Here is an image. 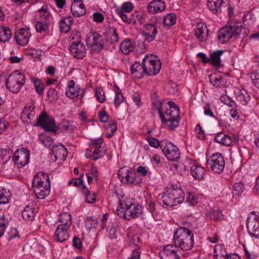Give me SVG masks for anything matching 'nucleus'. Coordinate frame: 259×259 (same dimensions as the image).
<instances>
[{"label": "nucleus", "instance_id": "nucleus-6", "mask_svg": "<svg viewBox=\"0 0 259 259\" xmlns=\"http://www.w3.org/2000/svg\"><path fill=\"white\" fill-rule=\"evenodd\" d=\"M144 66L146 69V74L153 76L159 72L161 67L159 60H156L152 55H146L144 58Z\"/></svg>", "mask_w": 259, "mask_h": 259}, {"label": "nucleus", "instance_id": "nucleus-63", "mask_svg": "<svg viewBox=\"0 0 259 259\" xmlns=\"http://www.w3.org/2000/svg\"><path fill=\"white\" fill-rule=\"evenodd\" d=\"M149 144L150 146L154 148H157L162 145L160 144L159 141L155 138H149L147 139Z\"/></svg>", "mask_w": 259, "mask_h": 259}, {"label": "nucleus", "instance_id": "nucleus-34", "mask_svg": "<svg viewBox=\"0 0 259 259\" xmlns=\"http://www.w3.org/2000/svg\"><path fill=\"white\" fill-rule=\"evenodd\" d=\"M36 212V208L32 207L28 205L22 211V217L26 220H32L34 218Z\"/></svg>", "mask_w": 259, "mask_h": 259}, {"label": "nucleus", "instance_id": "nucleus-16", "mask_svg": "<svg viewBox=\"0 0 259 259\" xmlns=\"http://www.w3.org/2000/svg\"><path fill=\"white\" fill-rule=\"evenodd\" d=\"M177 250L174 245H167L159 252V256L161 259H179Z\"/></svg>", "mask_w": 259, "mask_h": 259}, {"label": "nucleus", "instance_id": "nucleus-18", "mask_svg": "<svg viewBox=\"0 0 259 259\" xmlns=\"http://www.w3.org/2000/svg\"><path fill=\"white\" fill-rule=\"evenodd\" d=\"M30 34L28 30L24 28L19 29L15 34V38L17 43L21 46L26 45L29 40Z\"/></svg>", "mask_w": 259, "mask_h": 259}, {"label": "nucleus", "instance_id": "nucleus-28", "mask_svg": "<svg viewBox=\"0 0 259 259\" xmlns=\"http://www.w3.org/2000/svg\"><path fill=\"white\" fill-rule=\"evenodd\" d=\"M73 23V20L71 16L64 17L60 21V29L61 32H68Z\"/></svg>", "mask_w": 259, "mask_h": 259}, {"label": "nucleus", "instance_id": "nucleus-54", "mask_svg": "<svg viewBox=\"0 0 259 259\" xmlns=\"http://www.w3.org/2000/svg\"><path fill=\"white\" fill-rule=\"evenodd\" d=\"M48 98L50 101L53 102L58 98V95L55 89L51 88L48 92Z\"/></svg>", "mask_w": 259, "mask_h": 259}, {"label": "nucleus", "instance_id": "nucleus-4", "mask_svg": "<svg viewBox=\"0 0 259 259\" xmlns=\"http://www.w3.org/2000/svg\"><path fill=\"white\" fill-rule=\"evenodd\" d=\"M184 198V193L181 188H172L168 189L163 194L162 200L165 205L173 206L182 203Z\"/></svg>", "mask_w": 259, "mask_h": 259}, {"label": "nucleus", "instance_id": "nucleus-55", "mask_svg": "<svg viewBox=\"0 0 259 259\" xmlns=\"http://www.w3.org/2000/svg\"><path fill=\"white\" fill-rule=\"evenodd\" d=\"M1 157L4 162H7L11 157V154L10 150L7 149H2L1 154Z\"/></svg>", "mask_w": 259, "mask_h": 259}, {"label": "nucleus", "instance_id": "nucleus-9", "mask_svg": "<svg viewBox=\"0 0 259 259\" xmlns=\"http://www.w3.org/2000/svg\"><path fill=\"white\" fill-rule=\"evenodd\" d=\"M163 105V102H159L157 106L155 107L158 111L162 123H166L168 122V120L180 119V110L178 106L175 107L172 109H166L163 113L162 112Z\"/></svg>", "mask_w": 259, "mask_h": 259}, {"label": "nucleus", "instance_id": "nucleus-59", "mask_svg": "<svg viewBox=\"0 0 259 259\" xmlns=\"http://www.w3.org/2000/svg\"><path fill=\"white\" fill-rule=\"evenodd\" d=\"M133 9V6L132 3L126 2L122 4L121 6V10H118V11H122L123 12V13H129L132 11Z\"/></svg>", "mask_w": 259, "mask_h": 259}, {"label": "nucleus", "instance_id": "nucleus-22", "mask_svg": "<svg viewBox=\"0 0 259 259\" xmlns=\"http://www.w3.org/2000/svg\"><path fill=\"white\" fill-rule=\"evenodd\" d=\"M69 228L57 225L55 233V239L56 241L63 242L69 237Z\"/></svg>", "mask_w": 259, "mask_h": 259}, {"label": "nucleus", "instance_id": "nucleus-5", "mask_svg": "<svg viewBox=\"0 0 259 259\" xmlns=\"http://www.w3.org/2000/svg\"><path fill=\"white\" fill-rule=\"evenodd\" d=\"M25 82V76L22 73L11 74L7 79L6 86L13 93H18Z\"/></svg>", "mask_w": 259, "mask_h": 259}, {"label": "nucleus", "instance_id": "nucleus-23", "mask_svg": "<svg viewBox=\"0 0 259 259\" xmlns=\"http://www.w3.org/2000/svg\"><path fill=\"white\" fill-rule=\"evenodd\" d=\"M232 28L229 26H226L218 32V39L222 44L227 42L233 36Z\"/></svg>", "mask_w": 259, "mask_h": 259}, {"label": "nucleus", "instance_id": "nucleus-48", "mask_svg": "<svg viewBox=\"0 0 259 259\" xmlns=\"http://www.w3.org/2000/svg\"><path fill=\"white\" fill-rule=\"evenodd\" d=\"M117 13L123 20V21L127 23V24H131L132 23H136V19H134V16L132 15L130 16H128L127 15L123 13L122 11H117Z\"/></svg>", "mask_w": 259, "mask_h": 259}, {"label": "nucleus", "instance_id": "nucleus-29", "mask_svg": "<svg viewBox=\"0 0 259 259\" xmlns=\"http://www.w3.org/2000/svg\"><path fill=\"white\" fill-rule=\"evenodd\" d=\"M71 219V215L69 213H62L60 214L59 219L56 225L69 228L72 224Z\"/></svg>", "mask_w": 259, "mask_h": 259}, {"label": "nucleus", "instance_id": "nucleus-40", "mask_svg": "<svg viewBox=\"0 0 259 259\" xmlns=\"http://www.w3.org/2000/svg\"><path fill=\"white\" fill-rule=\"evenodd\" d=\"M38 11L39 12V16L41 19L40 21H47V22L50 21L51 15L50 12L48 11L47 6L44 5Z\"/></svg>", "mask_w": 259, "mask_h": 259}, {"label": "nucleus", "instance_id": "nucleus-42", "mask_svg": "<svg viewBox=\"0 0 259 259\" xmlns=\"http://www.w3.org/2000/svg\"><path fill=\"white\" fill-rule=\"evenodd\" d=\"M232 29V31L233 32V36H237L241 35L242 31H243V33L245 32V29L242 27V25L239 23L234 24L229 26Z\"/></svg>", "mask_w": 259, "mask_h": 259}, {"label": "nucleus", "instance_id": "nucleus-3", "mask_svg": "<svg viewBox=\"0 0 259 259\" xmlns=\"http://www.w3.org/2000/svg\"><path fill=\"white\" fill-rule=\"evenodd\" d=\"M32 186L37 198L42 199L50 194V180L49 176L45 172L39 171L36 174L33 180Z\"/></svg>", "mask_w": 259, "mask_h": 259}, {"label": "nucleus", "instance_id": "nucleus-60", "mask_svg": "<svg viewBox=\"0 0 259 259\" xmlns=\"http://www.w3.org/2000/svg\"><path fill=\"white\" fill-rule=\"evenodd\" d=\"M9 221L8 219H2L0 222V237L4 234L6 228L8 225Z\"/></svg>", "mask_w": 259, "mask_h": 259}, {"label": "nucleus", "instance_id": "nucleus-31", "mask_svg": "<svg viewBox=\"0 0 259 259\" xmlns=\"http://www.w3.org/2000/svg\"><path fill=\"white\" fill-rule=\"evenodd\" d=\"M35 115V106L33 103L27 104L22 113V117H27L29 120L33 119Z\"/></svg>", "mask_w": 259, "mask_h": 259}, {"label": "nucleus", "instance_id": "nucleus-7", "mask_svg": "<svg viewBox=\"0 0 259 259\" xmlns=\"http://www.w3.org/2000/svg\"><path fill=\"white\" fill-rule=\"evenodd\" d=\"M206 165L207 168L213 172L221 174L223 172L225 165L223 155L220 153L213 154L207 159Z\"/></svg>", "mask_w": 259, "mask_h": 259}, {"label": "nucleus", "instance_id": "nucleus-50", "mask_svg": "<svg viewBox=\"0 0 259 259\" xmlns=\"http://www.w3.org/2000/svg\"><path fill=\"white\" fill-rule=\"evenodd\" d=\"M33 83L36 92L39 95H41L44 93V84L40 80L37 78L34 79Z\"/></svg>", "mask_w": 259, "mask_h": 259}, {"label": "nucleus", "instance_id": "nucleus-61", "mask_svg": "<svg viewBox=\"0 0 259 259\" xmlns=\"http://www.w3.org/2000/svg\"><path fill=\"white\" fill-rule=\"evenodd\" d=\"M141 251L139 247H137L133 250L131 256L128 259H140Z\"/></svg>", "mask_w": 259, "mask_h": 259}, {"label": "nucleus", "instance_id": "nucleus-1", "mask_svg": "<svg viewBox=\"0 0 259 259\" xmlns=\"http://www.w3.org/2000/svg\"><path fill=\"white\" fill-rule=\"evenodd\" d=\"M118 198L119 204L116 211L118 215L128 220L141 216L143 210L141 205L134 203L130 198L124 199L123 195Z\"/></svg>", "mask_w": 259, "mask_h": 259}, {"label": "nucleus", "instance_id": "nucleus-26", "mask_svg": "<svg viewBox=\"0 0 259 259\" xmlns=\"http://www.w3.org/2000/svg\"><path fill=\"white\" fill-rule=\"evenodd\" d=\"M71 11L74 17H81L86 13L83 4L80 2H73L71 5Z\"/></svg>", "mask_w": 259, "mask_h": 259}, {"label": "nucleus", "instance_id": "nucleus-53", "mask_svg": "<svg viewBox=\"0 0 259 259\" xmlns=\"http://www.w3.org/2000/svg\"><path fill=\"white\" fill-rule=\"evenodd\" d=\"M243 185L241 182H238L234 184L233 188V194L235 195H239L242 192Z\"/></svg>", "mask_w": 259, "mask_h": 259}, {"label": "nucleus", "instance_id": "nucleus-24", "mask_svg": "<svg viewBox=\"0 0 259 259\" xmlns=\"http://www.w3.org/2000/svg\"><path fill=\"white\" fill-rule=\"evenodd\" d=\"M165 8L164 2L160 0H154L151 2L147 7L148 11L152 13L163 11Z\"/></svg>", "mask_w": 259, "mask_h": 259}, {"label": "nucleus", "instance_id": "nucleus-27", "mask_svg": "<svg viewBox=\"0 0 259 259\" xmlns=\"http://www.w3.org/2000/svg\"><path fill=\"white\" fill-rule=\"evenodd\" d=\"M52 152L56 160L65 159L67 155L66 148L63 145L54 146Z\"/></svg>", "mask_w": 259, "mask_h": 259}, {"label": "nucleus", "instance_id": "nucleus-64", "mask_svg": "<svg viewBox=\"0 0 259 259\" xmlns=\"http://www.w3.org/2000/svg\"><path fill=\"white\" fill-rule=\"evenodd\" d=\"M133 99L135 104L138 106H140L142 103L141 101V96L138 93H135L132 95Z\"/></svg>", "mask_w": 259, "mask_h": 259}, {"label": "nucleus", "instance_id": "nucleus-56", "mask_svg": "<svg viewBox=\"0 0 259 259\" xmlns=\"http://www.w3.org/2000/svg\"><path fill=\"white\" fill-rule=\"evenodd\" d=\"M186 201L191 205H194L197 203V198L192 193L189 192L186 197Z\"/></svg>", "mask_w": 259, "mask_h": 259}, {"label": "nucleus", "instance_id": "nucleus-21", "mask_svg": "<svg viewBox=\"0 0 259 259\" xmlns=\"http://www.w3.org/2000/svg\"><path fill=\"white\" fill-rule=\"evenodd\" d=\"M208 30L203 23H198L195 30V35L199 41H205L208 35Z\"/></svg>", "mask_w": 259, "mask_h": 259}, {"label": "nucleus", "instance_id": "nucleus-10", "mask_svg": "<svg viewBox=\"0 0 259 259\" xmlns=\"http://www.w3.org/2000/svg\"><path fill=\"white\" fill-rule=\"evenodd\" d=\"M86 42L88 46L95 52H100L104 46L102 36L96 32H90L87 34Z\"/></svg>", "mask_w": 259, "mask_h": 259}, {"label": "nucleus", "instance_id": "nucleus-38", "mask_svg": "<svg viewBox=\"0 0 259 259\" xmlns=\"http://www.w3.org/2000/svg\"><path fill=\"white\" fill-rule=\"evenodd\" d=\"M120 49L123 54L127 55L132 51L133 47L129 39H125L121 43Z\"/></svg>", "mask_w": 259, "mask_h": 259}, {"label": "nucleus", "instance_id": "nucleus-47", "mask_svg": "<svg viewBox=\"0 0 259 259\" xmlns=\"http://www.w3.org/2000/svg\"><path fill=\"white\" fill-rule=\"evenodd\" d=\"M221 102L233 108L236 106L235 101L231 99L227 95H222L220 98Z\"/></svg>", "mask_w": 259, "mask_h": 259}, {"label": "nucleus", "instance_id": "nucleus-49", "mask_svg": "<svg viewBox=\"0 0 259 259\" xmlns=\"http://www.w3.org/2000/svg\"><path fill=\"white\" fill-rule=\"evenodd\" d=\"M236 98L238 102H239L241 104L244 105L247 103L249 97L246 93H243L242 92H239L237 93Z\"/></svg>", "mask_w": 259, "mask_h": 259}, {"label": "nucleus", "instance_id": "nucleus-41", "mask_svg": "<svg viewBox=\"0 0 259 259\" xmlns=\"http://www.w3.org/2000/svg\"><path fill=\"white\" fill-rule=\"evenodd\" d=\"M177 20V16L174 13H169L166 15L163 18V24L171 26L175 24Z\"/></svg>", "mask_w": 259, "mask_h": 259}, {"label": "nucleus", "instance_id": "nucleus-44", "mask_svg": "<svg viewBox=\"0 0 259 259\" xmlns=\"http://www.w3.org/2000/svg\"><path fill=\"white\" fill-rule=\"evenodd\" d=\"M49 22L47 21H38L36 22L35 28L38 32H45L48 29V24Z\"/></svg>", "mask_w": 259, "mask_h": 259}, {"label": "nucleus", "instance_id": "nucleus-19", "mask_svg": "<svg viewBox=\"0 0 259 259\" xmlns=\"http://www.w3.org/2000/svg\"><path fill=\"white\" fill-rule=\"evenodd\" d=\"M131 74L135 78L140 79L146 74V69L144 66V59L142 64L139 62H135L130 68Z\"/></svg>", "mask_w": 259, "mask_h": 259}, {"label": "nucleus", "instance_id": "nucleus-43", "mask_svg": "<svg viewBox=\"0 0 259 259\" xmlns=\"http://www.w3.org/2000/svg\"><path fill=\"white\" fill-rule=\"evenodd\" d=\"M209 80L211 83L217 88H220L223 83L222 77L220 75H210L209 76Z\"/></svg>", "mask_w": 259, "mask_h": 259}, {"label": "nucleus", "instance_id": "nucleus-14", "mask_svg": "<svg viewBox=\"0 0 259 259\" xmlns=\"http://www.w3.org/2000/svg\"><path fill=\"white\" fill-rule=\"evenodd\" d=\"M233 137L227 135L224 133H218L215 136V142L226 146H231L235 144L239 140V136L232 135Z\"/></svg>", "mask_w": 259, "mask_h": 259}, {"label": "nucleus", "instance_id": "nucleus-25", "mask_svg": "<svg viewBox=\"0 0 259 259\" xmlns=\"http://www.w3.org/2000/svg\"><path fill=\"white\" fill-rule=\"evenodd\" d=\"M102 143V139L101 138L95 140L93 141V148H95V149L92 154V157L94 161H96L99 158L103 157L105 154L104 152L100 150Z\"/></svg>", "mask_w": 259, "mask_h": 259}, {"label": "nucleus", "instance_id": "nucleus-37", "mask_svg": "<svg viewBox=\"0 0 259 259\" xmlns=\"http://www.w3.org/2000/svg\"><path fill=\"white\" fill-rule=\"evenodd\" d=\"M223 2V0H208L207 6L209 9L215 14L220 10Z\"/></svg>", "mask_w": 259, "mask_h": 259}, {"label": "nucleus", "instance_id": "nucleus-11", "mask_svg": "<svg viewBox=\"0 0 259 259\" xmlns=\"http://www.w3.org/2000/svg\"><path fill=\"white\" fill-rule=\"evenodd\" d=\"M246 227L251 236L259 238V215L257 216L254 211L249 214Z\"/></svg>", "mask_w": 259, "mask_h": 259}, {"label": "nucleus", "instance_id": "nucleus-51", "mask_svg": "<svg viewBox=\"0 0 259 259\" xmlns=\"http://www.w3.org/2000/svg\"><path fill=\"white\" fill-rule=\"evenodd\" d=\"M207 215L212 220L218 221L222 219V213L219 210H211L207 212Z\"/></svg>", "mask_w": 259, "mask_h": 259}, {"label": "nucleus", "instance_id": "nucleus-39", "mask_svg": "<svg viewBox=\"0 0 259 259\" xmlns=\"http://www.w3.org/2000/svg\"><path fill=\"white\" fill-rule=\"evenodd\" d=\"M60 127L67 132H72L75 128V125L73 121L64 120L60 124Z\"/></svg>", "mask_w": 259, "mask_h": 259}, {"label": "nucleus", "instance_id": "nucleus-20", "mask_svg": "<svg viewBox=\"0 0 259 259\" xmlns=\"http://www.w3.org/2000/svg\"><path fill=\"white\" fill-rule=\"evenodd\" d=\"M157 33L156 27L152 24H147L145 25V30L142 31V35L149 42L154 40Z\"/></svg>", "mask_w": 259, "mask_h": 259}, {"label": "nucleus", "instance_id": "nucleus-32", "mask_svg": "<svg viewBox=\"0 0 259 259\" xmlns=\"http://www.w3.org/2000/svg\"><path fill=\"white\" fill-rule=\"evenodd\" d=\"M191 175L196 179L201 180L205 174V170L202 166L197 164H193L190 168Z\"/></svg>", "mask_w": 259, "mask_h": 259}, {"label": "nucleus", "instance_id": "nucleus-57", "mask_svg": "<svg viewBox=\"0 0 259 259\" xmlns=\"http://www.w3.org/2000/svg\"><path fill=\"white\" fill-rule=\"evenodd\" d=\"M195 132L197 135V137L200 140H204L205 139V136L204 135V132L202 130L200 124H198L195 127Z\"/></svg>", "mask_w": 259, "mask_h": 259}, {"label": "nucleus", "instance_id": "nucleus-46", "mask_svg": "<svg viewBox=\"0 0 259 259\" xmlns=\"http://www.w3.org/2000/svg\"><path fill=\"white\" fill-rule=\"evenodd\" d=\"M98 223L97 219L93 216L87 217L85 221V226L89 229L96 228Z\"/></svg>", "mask_w": 259, "mask_h": 259}, {"label": "nucleus", "instance_id": "nucleus-15", "mask_svg": "<svg viewBox=\"0 0 259 259\" xmlns=\"http://www.w3.org/2000/svg\"><path fill=\"white\" fill-rule=\"evenodd\" d=\"M70 51L72 55L78 59H82L86 55L87 50L80 40L72 42Z\"/></svg>", "mask_w": 259, "mask_h": 259}, {"label": "nucleus", "instance_id": "nucleus-52", "mask_svg": "<svg viewBox=\"0 0 259 259\" xmlns=\"http://www.w3.org/2000/svg\"><path fill=\"white\" fill-rule=\"evenodd\" d=\"M96 96L97 100L101 103H103L105 101V92L102 88L98 87L96 88Z\"/></svg>", "mask_w": 259, "mask_h": 259}, {"label": "nucleus", "instance_id": "nucleus-58", "mask_svg": "<svg viewBox=\"0 0 259 259\" xmlns=\"http://www.w3.org/2000/svg\"><path fill=\"white\" fill-rule=\"evenodd\" d=\"M106 129L108 131H110L106 134L108 138H111L114 134V132L117 130L116 124L115 122H113L112 123H110L108 124Z\"/></svg>", "mask_w": 259, "mask_h": 259}, {"label": "nucleus", "instance_id": "nucleus-33", "mask_svg": "<svg viewBox=\"0 0 259 259\" xmlns=\"http://www.w3.org/2000/svg\"><path fill=\"white\" fill-rule=\"evenodd\" d=\"M223 53L224 51L222 50H218L210 54L209 63L215 67H220L221 66L220 57Z\"/></svg>", "mask_w": 259, "mask_h": 259}, {"label": "nucleus", "instance_id": "nucleus-13", "mask_svg": "<svg viewBox=\"0 0 259 259\" xmlns=\"http://www.w3.org/2000/svg\"><path fill=\"white\" fill-rule=\"evenodd\" d=\"M30 153L29 150L25 148L17 149L13 157V161L18 167H22L26 165L29 161Z\"/></svg>", "mask_w": 259, "mask_h": 259}, {"label": "nucleus", "instance_id": "nucleus-45", "mask_svg": "<svg viewBox=\"0 0 259 259\" xmlns=\"http://www.w3.org/2000/svg\"><path fill=\"white\" fill-rule=\"evenodd\" d=\"M84 189L83 192L85 194L86 202L88 203H94L96 200V197L95 194L91 193L89 190L87 189L85 186H82Z\"/></svg>", "mask_w": 259, "mask_h": 259}, {"label": "nucleus", "instance_id": "nucleus-62", "mask_svg": "<svg viewBox=\"0 0 259 259\" xmlns=\"http://www.w3.org/2000/svg\"><path fill=\"white\" fill-rule=\"evenodd\" d=\"M9 126V122L4 118H1L0 119V134L4 133Z\"/></svg>", "mask_w": 259, "mask_h": 259}, {"label": "nucleus", "instance_id": "nucleus-2", "mask_svg": "<svg viewBox=\"0 0 259 259\" xmlns=\"http://www.w3.org/2000/svg\"><path fill=\"white\" fill-rule=\"evenodd\" d=\"M175 246L177 249L183 251L190 250L194 243L193 234L192 232L184 227H179L175 231L174 235Z\"/></svg>", "mask_w": 259, "mask_h": 259}, {"label": "nucleus", "instance_id": "nucleus-8", "mask_svg": "<svg viewBox=\"0 0 259 259\" xmlns=\"http://www.w3.org/2000/svg\"><path fill=\"white\" fill-rule=\"evenodd\" d=\"M34 125L40 126L47 131L55 133L58 129V127L56 125L54 119L48 115L45 111L41 112Z\"/></svg>", "mask_w": 259, "mask_h": 259}, {"label": "nucleus", "instance_id": "nucleus-12", "mask_svg": "<svg viewBox=\"0 0 259 259\" xmlns=\"http://www.w3.org/2000/svg\"><path fill=\"white\" fill-rule=\"evenodd\" d=\"M160 148L169 161H176L179 159L180 153L179 149L171 142L162 143Z\"/></svg>", "mask_w": 259, "mask_h": 259}, {"label": "nucleus", "instance_id": "nucleus-35", "mask_svg": "<svg viewBox=\"0 0 259 259\" xmlns=\"http://www.w3.org/2000/svg\"><path fill=\"white\" fill-rule=\"evenodd\" d=\"M84 91L77 87L75 88L68 89L66 92V96L71 99L79 97V98L83 97Z\"/></svg>", "mask_w": 259, "mask_h": 259}, {"label": "nucleus", "instance_id": "nucleus-30", "mask_svg": "<svg viewBox=\"0 0 259 259\" xmlns=\"http://www.w3.org/2000/svg\"><path fill=\"white\" fill-rule=\"evenodd\" d=\"M119 37L117 30L115 27L110 28L106 32L105 40L109 44H113L118 41Z\"/></svg>", "mask_w": 259, "mask_h": 259}, {"label": "nucleus", "instance_id": "nucleus-36", "mask_svg": "<svg viewBox=\"0 0 259 259\" xmlns=\"http://www.w3.org/2000/svg\"><path fill=\"white\" fill-rule=\"evenodd\" d=\"M12 36V32L8 27L2 26L0 28V41L7 42Z\"/></svg>", "mask_w": 259, "mask_h": 259}, {"label": "nucleus", "instance_id": "nucleus-17", "mask_svg": "<svg viewBox=\"0 0 259 259\" xmlns=\"http://www.w3.org/2000/svg\"><path fill=\"white\" fill-rule=\"evenodd\" d=\"M118 176L122 183L124 184H133L136 181L135 174L129 170L126 166L121 168L118 170Z\"/></svg>", "mask_w": 259, "mask_h": 259}]
</instances>
